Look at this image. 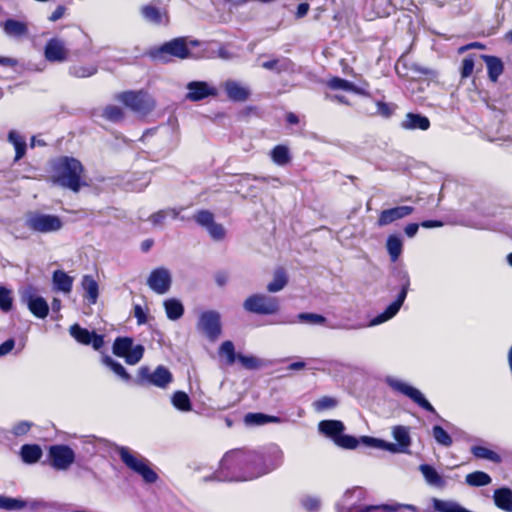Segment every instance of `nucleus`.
<instances>
[{"mask_svg": "<svg viewBox=\"0 0 512 512\" xmlns=\"http://www.w3.org/2000/svg\"><path fill=\"white\" fill-rule=\"evenodd\" d=\"M280 418L264 413H248L245 415V422L250 425H264L267 423H278Z\"/></svg>", "mask_w": 512, "mask_h": 512, "instance_id": "38", "label": "nucleus"}, {"mask_svg": "<svg viewBox=\"0 0 512 512\" xmlns=\"http://www.w3.org/2000/svg\"><path fill=\"white\" fill-rule=\"evenodd\" d=\"M376 106H377V113L385 118L390 117L396 109V105H394L392 103H386L383 101H377Z\"/></svg>", "mask_w": 512, "mask_h": 512, "instance_id": "58", "label": "nucleus"}, {"mask_svg": "<svg viewBox=\"0 0 512 512\" xmlns=\"http://www.w3.org/2000/svg\"><path fill=\"white\" fill-rule=\"evenodd\" d=\"M360 441L369 447L386 450L391 453H393V450L395 449L394 443L387 442L383 439H378L371 436H362L360 438Z\"/></svg>", "mask_w": 512, "mask_h": 512, "instance_id": "44", "label": "nucleus"}, {"mask_svg": "<svg viewBox=\"0 0 512 512\" xmlns=\"http://www.w3.org/2000/svg\"><path fill=\"white\" fill-rule=\"evenodd\" d=\"M298 319L312 324H324L326 322V318L324 316L316 313H300L298 315Z\"/></svg>", "mask_w": 512, "mask_h": 512, "instance_id": "57", "label": "nucleus"}, {"mask_svg": "<svg viewBox=\"0 0 512 512\" xmlns=\"http://www.w3.org/2000/svg\"><path fill=\"white\" fill-rule=\"evenodd\" d=\"M166 316L169 320L180 319L184 314V306L178 299H167L163 303Z\"/></svg>", "mask_w": 512, "mask_h": 512, "instance_id": "32", "label": "nucleus"}, {"mask_svg": "<svg viewBox=\"0 0 512 512\" xmlns=\"http://www.w3.org/2000/svg\"><path fill=\"white\" fill-rule=\"evenodd\" d=\"M225 91L228 98L233 101L243 102L249 97V91L237 82H227L225 85Z\"/></svg>", "mask_w": 512, "mask_h": 512, "instance_id": "30", "label": "nucleus"}, {"mask_svg": "<svg viewBox=\"0 0 512 512\" xmlns=\"http://www.w3.org/2000/svg\"><path fill=\"white\" fill-rule=\"evenodd\" d=\"M385 511V512H394L397 510L396 507L390 506L387 504L384 505H367V506H353L350 508H341L339 512H379V511Z\"/></svg>", "mask_w": 512, "mask_h": 512, "instance_id": "39", "label": "nucleus"}, {"mask_svg": "<svg viewBox=\"0 0 512 512\" xmlns=\"http://www.w3.org/2000/svg\"><path fill=\"white\" fill-rule=\"evenodd\" d=\"M20 455L24 463L34 464L41 459L43 451L38 444H24L20 449Z\"/></svg>", "mask_w": 512, "mask_h": 512, "instance_id": "29", "label": "nucleus"}, {"mask_svg": "<svg viewBox=\"0 0 512 512\" xmlns=\"http://www.w3.org/2000/svg\"><path fill=\"white\" fill-rule=\"evenodd\" d=\"M470 452L477 459H485L495 464H500L502 462V458L497 452L482 445L472 446Z\"/></svg>", "mask_w": 512, "mask_h": 512, "instance_id": "31", "label": "nucleus"}, {"mask_svg": "<svg viewBox=\"0 0 512 512\" xmlns=\"http://www.w3.org/2000/svg\"><path fill=\"white\" fill-rule=\"evenodd\" d=\"M52 282L54 288L58 291H61L65 294H68L72 291L73 277L69 276L63 270H55L53 272Z\"/></svg>", "mask_w": 512, "mask_h": 512, "instance_id": "27", "label": "nucleus"}, {"mask_svg": "<svg viewBox=\"0 0 512 512\" xmlns=\"http://www.w3.org/2000/svg\"><path fill=\"white\" fill-rule=\"evenodd\" d=\"M70 335L82 345H91L94 350H100L104 346V336L95 331H89L75 323L69 328Z\"/></svg>", "mask_w": 512, "mask_h": 512, "instance_id": "15", "label": "nucleus"}, {"mask_svg": "<svg viewBox=\"0 0 512 512\" xmlns=\"http://www.w3.org/2000/svg\"><path fill=\"white\" fill-rule=\"evenodd\" d=\"M419 470L421 471L423 477L430 485H434L437 487H443L445 481L443 477L436 471L434 467L429 464H421L419 466Z\"/></svg>", "mask_w": 512, "mask_h": 512, "instance_id": "34", "label": "nucleus"}, {"mask_svg": "<svg viewBox=\"0 0 512 512\" xmlns=\"http://www.w3.org/2000/svg\"><path fill=\"white\" fill-rule=\"evenodd\" d=\"M392 435L396 441V443H394L395 449L393 450V454L407 453L411 446V437L408 427L402 425L394 426Z\"/></svg>", "mask_w": 512, "mask_h": 512, "instance_id": "22", "label": "nucleus"}, {"mask_svg": "<svg viewBox=\"0 0 512 512\" xmlns=\"http://www.w3.org/2000/svg\"><path fill=\"white\" fill-rule=\"evenodd\" d=\"M27 306L29 311L37 318L44 319L49 314V305L41 296H28Z\"/></svg>", "mask_w": 512, "mask_h": 512, "instance_id": "25", "label": "nucleus"}, {"mask_svg": "<svg viewBox=\"0 0 512 512\" xmlns=\"http://www.w3.org/2000/svg\"><path fill=\"white\" fill-rule=\"evenodd\" d=\"M8 140L13 144L15 148V161L23 158L27 147L25 140L13 130L9 132Z\"/></svg>", "mask_w": 512, "mask_h": 512, "instance_id": "40", "label": "nucleus"}, {"mask_svg": "<svg viewBox=\"0 0 512 512\" xmlns=\"http://www.w3.org/2000/svg\"><path fill=\"white\" fill-rule=\"evenodd\" d=\"M172 404L173 406L183 412H188L192 410V403L184 391H176L172 396Z\"/></svg>", "mask_w": 512, "mask_h": 512, "instance_id": "41", "label": "nucleus"}, {"mask_svg": "<svg viewBox=\"0 0 512 512\" xmlns=\"http://www.w3.org/2000/svg\"><path fill=\"white\" fill-rule=\"evenodd\" d=\"M318 429L320 433L335 442L345 430V426L340 420H322L318 424Z\"/></svg>", "mask_w": 512, "mask_h": 512, "instance_id": "24", "label": "nucleus"}, {"mask_svg": "<svg viewBox=\"0 0 512 512\" xmlns=\"http://www.w3.org/2000/svg\"><path fill=\"white\" fill-rule=\"evenodd\" d=\"M337 400L333 397L323 396L314 403V407L318 411L331 409L336 407Z\"/></svg>", "mask_w": 512, "mask_h": 512, "instance_id": "55", "label": "nucleus"}, {"mask_svg": "<svg viewBox=\"0 0 512 512\" xmlns=\"http://www.w3.org/2000/svg\"><path fill=\"white\" fill-rule=\"evenodd\" d=\"M237 360L248 370H256L262 366V361L254 356L238 354Z\"/></svg>", "mask_w": 512, "mask_h": 512, "instance_id": "54", "label": "nucleus"}, {"mask_svg": "<svg viewBox=\"0 0 512 512\" xmlns=\"http://www.w3.org/2000/svg\"><path fill=\"white\" fill-rule=\"evenodd\" d=\"M389 385L393 390L398 391V392L404 394L405 396L409 397L413 402H415L422 409L439 417L435 408L424 397V395L415 387H412V386H410L402 381H398V380L389 381Z\"/></svg>", "mask_w": 512, "mask_h": 512, "instance_id": "14", "label": "nucleus"}, {"mask_svg": "<svg viewBox=\"0 0 512 512\" xmlns=\"http://www.w3.org/2000/svg\"><path fill=\"white\" fill-rule=\"evenodd\" d=\"M167 213L165 210H159L150 216V221L154 225H161L166 219Z\"/></svg>", "mask_w": 512, "mask_h": 512, "instance_id": "64", "label": "nucleus"}, {"mask_svg": "<svg viewBox=\"0 0 512 512\" xmlns=\"http://www.w3.org/2000/svg\"><path fill=\"white\" fill-rule=\"evenodd\" d=\"M283 463V452L278 448L263 451L232 450L227 452L220 469L226 471L230 480L248 481L277 469Z\"/></svg>", "mask_w": 512, "mask_h": 512, "instance_id": "1", "label": "nucleus"}, {"mask_svg": "<svg viewBox=\"0 0 512 512\" xmlns=\"http://www.w3.org/2000/svg\"><path fill=\"white\" fill-rule=\"evenodd\" d=\"M140 15L153 26H167L170 23V14L162 0H151L140 7Z\"/></svg>", "mask_w": 512, "mask_h": 512, "instance_id": "11", "label": "nucleus"}, {"mask_svg": "<svg viewBox=\"0 0 512 512\" xmlns=\"http://www.w3.org/2000/svg\"><path fill=\"white\" fill-rule=\"evenodd\" d=\"M270 155L272 161L279 166H284L291 162V154L289 148L285 145H276L271 150Z\"/></svg>", "mask_w": 512, "mask_h": 512, "instance_id": "35", "label": "nucleus"}, {"mask_svg": "<svg viewBox=\"0 0 512 512\" xmlns=\"http://www.w3.org/2000/svg\"><path fill=\"white\" fill-rule=\"evenodd\" d=\"M15 346V341L13 338H9L6 341H4L2 344H0V356L7 355L10 353Z\"/></svg>", "mask_w": 512, "mask_h": 512, "instance_id": "62", "label": "nucleus"}, {"mask_svg": "<svg viewBox=\"0 0 512 512\" xmlns=\"http://www.w3.org/2000/svg\"><path fill=\"white\" fill-rule=\"evenodd\" d=\"M206 229L208 230L209 235L216 241H220L225 237L226 232L224 227L215 221Z\"/></svg>", "mask_w": 512, "mask_h": 512, "instance_id": "56", "label": "nucleus"}, {"mask_svg": "<svg viewBox=\"0 0 512 512\" xmlns=\"http://www.w3.org/2000/svg\"><path fill=\"white\" fill-rule=\"evenodd\" d=\"M30 428H31V424L29 422L22 421V422L17 423L13 427V433L17 436L24 435L29 432Z\"/></svg>", "mask_w": 512, "mask_h": 512, "instance_id": "60", "label": "nucleus"}, {"mask_svg": "<svg viewBox=\"0 0 512 512\" xmlns=\"http://www.w3.org/2000/svg\"><path fill=\"white\" fill-rule=\"evenodd\" d=\"M494 504L497 508L512 512V489L509 487H501L493 493Z\"/></svg>", "mask_w": 512, "mask_h": 512, "instance_id": "26", "label": "nucleus"}, {"mask_svg": "<svg viewBox=\"0 0 512 512\" xmlns=\"http://www.w3.org/2000/svg\"><path fill=\"white\" fill-rule=\"evenodd\" d=\"M52 181L63 188L73 192H79L87 183L83 179L84 166L82 163L69 156H61L53 165Z\"/></svg>", "mask_w": 512, "mask_h": 512, "instance_id": "2", "label": "nucleus"}, {"mask_svg": "<svg viewBox=\"0 0 512 512\" xmlns=\"http://www.w3.org/2000/svg\"><path fill=\"white\" fill-rule=\"evenodd\" d=\"M243 308L252 314L275 315L280 310V302L277 297L256 293L245 299Z\"/></svg>", "mask_w": 512, "mask_h": 512, "instance_id": "6", "label": "nucleus"}, {"mask_svg": "<svg viewBox=\"0 0 512 512\" xmlns=\"http://www.w3.org/2000/svg\"><path fill=\"white\" fill-rule=\"evenodd\" d=\"M117 453L121 461L133 472L142 477L148 484L155 483L158 480V474L151 468L149 461L143 457H136L131 453L128 447H118Z\"/></svg>", "mask_w": 512, "mask_h": 512, "instance_id": "4", "label": "nucleus"}, {"mask_svg": "<svg viewBox=\"0 0 512 512\" xmlns=\"http://www.w3.org/2000/svg\"><path fill=\"white\" fill-rule=\"evenodd\" d=\"M190 55L191 51L183 37L174 38L150 51V57L153 60H158L163 63L171 62L174 58L186 59Z\"/></svg>", "mask_w": 512, "mask_h": 512, "instance_id": "3", "label": "nucleus"}, {"mask_svg": "<svg viewBox=\"0 0 512 512\" xmlns=\"http://www.w3.org/2000/svg\"><path fill=\"white\" fill-rule=\"evenodd\" d=\"M386 248L392 262H396L403 249L402 240L395 235H389L386 241Z\"/></svg>", "mask_w": 512, "mask_h": 512, "instance_id": "37", "label": "nucleus"}, {"mask_svg": "<svg viewBox=\"0 0 512 512\" xmlns=\"http://www.w3.org/2000/svg\"><path fill=\"white\" fill-rule=\"evenodd\" d=\"M103 363L109 367L117 376H119L122 380L129 382L132 377L126 371V369L119 362L113 360L110 356L103 357Z\"/></svg>", "mask_w": 512, "mask_h": 512, "instance_id": "42", "label": "nucleus"}, {"mask_svg": "<svg viewBox=\"0 0 512 512\" xmlns=\"http://www.w3.org/2000/svg\"><path fill=\"white\" fill-rule=\"evenodd\" d=\"M475 57V54H469L462 60L460 67L461 79H467L472 75L475 66Z\"/></svg>", "mask_w": 512, "mask_h": 512, "instance_id": "49", "label": "nucleus"}, {"mask_svg": "<svg viewBox=\"0 0 512 512\" xmlns=\"http://www.w3.org/2000/svg\"><path fill=\"white\" fill-rule=\"evenodd\" d=\"M25 507V502L15 498L0 496V508L8 511L20 510Z\"/></svg>", "mask_w": 512, "mask_h": 512, "instance_id": "51", "label": "nucleus"}, {"mask_svg": "<svg viewBox=\"0 0 512 512\" xmlns=\"http://www.w3.org/2000/svg\"><path fill=\"white\" fill-rule=\"evenodd\" d=\"M430 125L431 124L428 117L413 112L407 113L405 119L401 123V126L407 130L419 129L422 131H426L430 128Z\"/></svg>", "mask_w": 512, "mask_h": 512, "instance_id": "23", "label": "nucleus"}, {"mask_svg": "<svg viewBox=\"0 0 512 512\" xmlns=\"http://www.w3.org/2000/svg\"><path fill=\"white\" fill-rule=\"evenodd\" d=\"M432 435H433L435 441L442 446L450 447L453 444L452 437L440 425L433 426Z\"/></svg>", "mask_w": 512, "mask_h": 512, "instance_id": "46", "label": "nucleus"}, {"mask_svg": "<svg viewBox=\"0 0 512 512\" xmlns=\"http://www.w3.org/2000/svg\"><path fill=\"white\" fill-rule=\"evenodd\" d=\"M194 219L198 225L207 228L214 222V215L209 210L202 209L197 211Z\"/></svg>", "mask_w": 512, "mask_h": 512, "instance_id": "53", "label": "nucleus"}, {"mask_svg": "<svg viewBox=\"0 0 512 512\" xmlns=\"http://www.w3.org/2000/svg\"><path fill=\"white\" fill-rule=\"evenodd\" d=\"M288 283V275L283 267H278L274 271L273 280L268 283L266 289L270 293H275L282 290Z\"/></svg>", "mask_w": 512, "mask_h": 512, "instance_id": "33", "label": "nucleus"}, {"mask_svg": "<svg viewBox=\"0 0 512 512\" xmlns=\"http://www.w3.org/2000/svg\"><path fill=\"white\" fill-rule=\"evenodd\" d=\"M219 354L221 356H225L228 364H233L238 355L235 352V347L232 341L226 340L224 341L219 348Z\"/></svg>", "mask_w": 512, "mask_h": 512, "instance_id": "47", "label": "nucleus"}, {"mask_svg": "<svg viewBox=\"0 0 512 512\" xmlns=\"http://www.w3.org/2000/svg\"><path fill=\"white\" fill-rule=\"evenodd\" d=\"M326 86L331 90H343L364 97L370 96L369 92H367L363 88L357 86L356 84L349 80L343 79L338 76L330 78L327 81Z\"/></svg>", "mask_w": 512, "mask_h": 512, "instance_id": "21", "label": "nucleus"}, {"mask_svg": "<svg viewBox=\"0 0 512 512\" xmlns=\"http://www.w3.org/2000/svg\"><path fill=\"white\" fill-rule=\"evenodd\" d=\"M133 313H134V317L137 320L138 325H143L147 322V314L144 311V309L141 307V305H139V304L134 305Z\"/></svg>", "mask_w": 512, "mask_h": 512, "instance_id": "59", "label": "nucleus"}, {"mask_svg": "<svg viewBox=\"0 0 512 512\" xmlns=\"http://www.w3.org/2000/svg\"><path fill=\"white\" fill-rule=\"evenodd\" d=\"M47 461L53 469L64 471L74 463L75 452L65 444L51 445L48 448Z\"/></svg>", "mask_w": 512, "mask_h": 512, "instance_id": "10", "label": "nucleus"}, {"mask_svg": "<svg viewBox=\"0 0 512 512\" xmlns=\"http://www.w3.org/2000/svg\"><path fill=\"white\" fill-rule=\"evenodd\" d=\"M188 93L187 99L197 102L201 101L209 96H216L217 91L215 88L210 87L204 81H192L187 85Z\"/></svg>", "mask_w": 512, "mask_h": 512, "instance_id": "17", "label": "nucleus"}, {"mask_svg": "<svg viewBox=\"0 0 512 512\" xmlns=\"http://www.w3.org/2000/svg\"><path fill=\"white\" fill-rule=\"evenodd\" d=\"M66 12V7L64 5H58L55 10L48 17L49 21L56 22L61 19Z\"/></svg>", "mask_w": 512, "mask_h": 512, "instance_id": "63", "label": "nucleus"}, {"mask_svg": "<svg viewBox=\"0 0 512 512\" xmlns=\"http://www.w3.org/2000/svg\"><path fill=\"white\" fill-rule=\"evenodd\" d=\"M119 100L127 108L140 116H146L151 113L156 105L153 97L143 90L122 92L119 95Z\"/></svg>", "mask_w": 512, "mask_h": 512, "instance_id": "5", "label": "nucleus"}, {"mask_svg": "<svg viewBox=\"0 0 512 512\" xmlns=\"http://www.w3.org/2000/svg\"><path fill=\"white\" fill-rule=\"evenodd\" d=\"M102 116L111 122L117 123L124 119V111L121 107L116 105H107L103 109Z\"/></svg>", "mask_w": 512, "mask_h": 512, "instance_id": "45", "label": "nucleus"}, {"mask_svg": "<svg viewBox=\"0 0 512 512\" xmlns=\"http://www.w3.org/2000/svg\"><path fill=\"white\" fill-rule=\"evenodd\" d=\"M414 208L412 206H397L390 209H385L380 212L377 224L379 226H386L392 222L402 219L412 214Z\"/></svg>", "mask_w": 512, "mask_h": 512, "instance_id": "18", "label": "nucleus"}, {"mask_svg": "<svg viewBox=\"0 0 512 512\" xmlns=\"http://www.w3.org/2000/svg\"><path fill=\"white\" fill-rule=\"evenodd\" d=\"M492 479L489 474L483 471H474L466 475L465 482L471 487L487 486Z\"/></svg>", "mask_w": 512, "mask_h": 512, "instance_id": "36", "label": "nucleus"}, {"mask_svg": "<svg viewBox=\"0 0 512 512\" xmlns=\"http://www.w3.org/2000/svg\"><path fill=\"white\" fill-rule=\"evenodd\" d=\"M173 381V375L169 369L159 365L153 372L147 366L138 369L136 383L139 385L150 384L159 388H166Z\"/></svg>", "mask_w": 512, "mask_h": 512, "instance_id": "7", "label": "nucleus"}, {"mask_svg": "<svg viewBox=\"0 0 512 512\" xmlns=\"http://www.w3.org/2000/svg\"><path fill=\"white\" fill-rule=\"evenodd\" d=\"M13 308L12 291L5 286H0V310L9 312Z\"/></svg>", "mask_w": 512, "mask_h": 512, "instance_id": "48", "label": "nucleus"}, {"mask_svg": "<svg viewBox=\"0 0 512 512\" xmlns=\"http://www.w3.org/2000/svg\"><path fill=\"white\" fill-rule=\"evenodd\" d=\"M471 49H479V50H484L486 49V45L481 43V42H470L468 44H465L463 46H460L458 48V54H462L468 50H471Z\"/></svg>", "mask_w": 512, "mask_h": 512, "instance_id": "61", "label": "nucleus"}, {"mask_svg": "<svg viewBox=\"0 0 512 512\" xmlns=\"http://www.w3.org/2000/svg\"><path fill=\"white\" fill-rule=\"evenodd\" d=\"M4 31L9 35L22 36L28 31L25 23L15 20L8 19L4 23Z\"/></svg>", "mask_w": 512, "mask_h": 512, "instance_id": "43", "label": "nucleus"}, {"mask_svg": "<svg viewBox=\"0 0 512 512\" xmlns=\"http://www.w3.org/2000/svg\"><path fill=\"white\" fill-rule=\"evenodd\" d=\"M26 226L39 233L55 232L62 228L63 222L57 215L32 213L25 221Z\"/></svg>", "mask_w": 512, "mask_h": 512, "instance_id": "12", "label": "nucleus"}, {"mask_svg": "<svg viewBox=\"0 0 512 512\" xmlns=\"http://www.w3.org/2000/svg\"><path fill=\"white\" fill-rule=\"evenodd\" d=\"M481 60L486 64L487 76L490 82L497 83L504 72V63L498 56L481 54Z\"/></svg>", "mask_w": 512, "mask_h": 512, "instance_id": "20", "label": "nucleus"}, {"mask_svg": "<svg viewBox=\"0 0 512 512\" xmlns=\"http://www.w3.org/2000/svg\"><path fill=\"white\" fill-rule=\"evenodd\" d=\"M112 350L114 355L124 358L129 365L137 364L143 358L145 351L141 344L133 346V339L127 336L117 337L114 340Z\"/></svg>", "mask_w": 512, "mask_h": 512, "instance_id": "8", "label": "nucleus"}, {"mask_svg": "<svg viewBox=\"0 0 512 512\" xmlns=\"http://www.w3.org/2000/svg\"><path fill=\"white\" fill-rule=\"evenodd\" d=\"M70 74L77 78H87L90 77L97 72V67L95 66H82V65H74L70 67Z\"/></svg>", "mask_w": 512, "mask_h": 512, "instance_id": "50", "label": "nucleus"}, {"mask_svg": "<svg viewBox=\"0 0 512 512\" xmlns=\"http://www.w3.org/2000/svg\"><path fill=\"white\" fill-rule=\"evenodd\" d=\"M398 277L401 289L396 299L385 309L384 312L380 313L371 320V325H378L391 319L398 313L402 304L404 303L410 287V277L407 272H399Z\"/></svg>", "mask_w": 512, "mask_h": 512, "instance_id": "9", "label": "nucleus"}, {"mask_svg": "<svg viewBox=\"0 0 512 512\" xmlns=\"http://www.w3.org/2000/svg\"><path fill=\"white\" fill-rule=\"evenodd\" d=\"M359 442L361 441L356 437L342 433L334 443L344 449H355L359 445Z\"/></svg>", "mask_w": 512, "mask_h": 512, "instance_id": "52", "label": "nucleus"}, {"mask_svg": "<svg viewBox=\"0 0 512 512\" xmlns=\"http://www.w3.org/2000/svg\"><path fill=\"white\" fill-rule=\"evenodd\" d=\"M44 55L49 62H63L67 58V51L61 40L52 38L45 45Z\"/></svg>", "mask_w": 512, "mask_h": 512, "instance_id": "19", "label": "nucleus"}, {"mask_svg": "<svg viewBox=\"0 0 512 512\" xmlns=\"http://www.w3.org/2000/svg\"><path fill=\"white\" fill-rule=\"evenodd\" d=\"M171 284V275L169 271L163 267L153 269L147 279L149 288L160 295L167 293Z\"/></svg>", "mask_w": 512, "mask_h": 512, "instance_id": "16", "label": "nucleus"}, {"mask_svg": "<svg viewBox=\"0 0 512 512\" xmlns=\"http://www.w3.org/2000/svg\"><path fill=\"white\" fill-rule=\"evenodd\" d=\"M197 328L203 332L210 341H215L222 333L220 313L215 310L203 311L199 315Z\"/></svg>", "mask_w": 512, "mask_h": 512, "instance_id": "13", "label": "nucleus"}, {"mask_svg": "<svg viewBox=\"0 0 512 512\" xmlns=\"http://www.w3.org/2000/svg\"><path fill=\"white\" fill-rule=\"evenodd\" d=\"M82 288L85 291V298L89 304H96L99 296V285L91 275H84L81 281Z\"/></svg>", "mask_w": 512, "mask_h": 512, "instance_id": "28", "label": "nucleus"}]
</instances>
